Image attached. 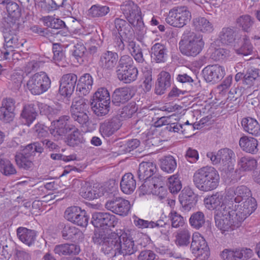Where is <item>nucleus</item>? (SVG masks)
<instances>
[{
	"mask_svg": "<svg viewBox=\"0 0 260 260\" xmlns=\"http://www.w3.org/2000/svg\"><path fill=\"white\" fill-rule=\"evenodd\" d=\"M121 10L127 22L119 18L114 20V25L117 29L118 36L129 39L133 37V27L138 36V39L141 40L146 34L145 28L141 11L139 7L132 1H126L121 5Z\"/></svg>",
	"mask_w": 260,
	"mask_h": 260,
	"instance_id": "nucleus-1",
	"label": "nucleus"
},
{
	"mask_svg": "<svg viewBox=\"0 0 260 260\" xmlns=\"http://www.w3.org/2000/svg\"><path fill=\"white\" fill-rule=\"evenodd\" d=\"M193 181L199 189L208 191L215 189L218 186L219 176L214 168L206 166L196 171Z\"/></svg>",
	"mask_w": 260,
	"mask_h": 260,
	"instance_id": "nucleus-2",
	"label": "nucleus"
},
{
	"mask_svg": "<svg viewBox=\"0 0 260 260\" xmlns=\"http://www.w3.org/2000/svg\"><path fill=\"white\" fill-rule=\"evenodd\" d=\"M118 237L111 243V247L105 246L104 249L107 253H110L112 256L120 255H131L137 250L134 241L128 237L127 234L122 230H117Z\"/></svg>",
	"mask_w": 260,
	"mask_h": 260,
	"instance_id": "nucleus-3",
	"label": "nucleus"
},
{
	"mask_svg": "<svg viewBox=\"0 0 260 260\" xmlns=\"http://www.w3.org/2000/svg\"><path fill=\"white\" fill-rule=\"evenodd\" d=\"M183 43L180 45L181 52L187 56H196L203 50L205 43L202 36L186 30L183 35ZM181 44L180 42L179 44Z\"/></svg>",
	"mask_w": 260,
	"mask_h": 260,
	"instance_id": "nucleus-4",
	"label": "nucleus"
},
{
	"mask_svg": "<svg viewBox=\"0 0 260 260\" xmlns=\"http://www.w3.org/2000/svg\"><path fill=\"white\" fill-rule=\"evenodd\" d=\"M235 156L234 151L228 148H221L216 153L213 152H209L207 153V157L210 158L212 163L217 166L220 171L225 173L234 170V165L232 159Z\"/></svg>",
	"mask_w": 260,
	"mask_h": 260,
	"instance_id": "nucleus-5",
	"label": "nucleus"
},
{
	"mask_svg": "<svg viewBox=\"0 0 260 260\" xmlns=\"http://www.w3.org/2000/svg\"><path fill=\"white\" fill-rule=\"evenodd\" d=\"M44 148L41 144L38 143H32L25 146L22 152L16 154L15 156L17 165L20 168L28 170L33 168L34 163L32 158L36 153L39 154L43 153Z\"/></svg>",
	"mask_w": 260,
	"mask_h": 260,
	"instance_id": "nucleus-6",
	"label": "nucleus"
},
{
	"mask_svg": "<svg viewBox=\"0 0 260 260\" xmlns=\"http://www.w3.org/2000/svg\"><path fill=\"white\" fill-rule=\"evenodd\" d=\"M51 86V80L43 72L31 76L27 82L26 87L33 95H40L48 90Z\"/></svg>",
	"mask_w": 260,
	"mask_h": 260,
	"instance_id": "nucleus-7",
	"label": "nucleus"
},
{
	"mask_svg": "<svg viewBox=\"0 0 260 260\" xmlns=\"http://www.w3.org/2000/svg\"><path fill=\"white\" fill-rule=\"evenodd\" d=\"M225 208H221L216 214H214L216 226L222 231V233L232 231L241 226L231 214L232 211L229 210H225Z\"/></svg>",
	"mask_w": 260,
	"mask_h": 260,
	"instance_id": "nucleus-8",
	"label": "nucleus"
},
{
	"mask_svg": "<svg viewBox=\"0 0 260 260\" xmlns=\"http://www.w3.org/2000/svg\"><path fill=\"white\" fill-rule=\"evenodd\" d=\"M191 14L185 7H177L171 9L167 17L166 22L169 25L181 28L190 20Z\"/></svg>",
	"mask_w": 260,
	"mask_h": 260,
	"instance_id": "nucleus-9",
	"label": "nucleus"
},
{
	"mask_svg": "<svg viewBox=\"0 0 260 260\" xmlns=\"http://www.w3.org/2000/svg\"><path fill=\"white\" fill-rule=\"evenodd\" d=\"M256 202L253 198L248 199L240 205L235 204L230 207L229 210L234 218L241 226L244 220L249 216L256 209Z\"/></svg>",
	"mask_w": 260,
	"mask_h": 260,
	"instance_id": "nucleus-10",
	"label": "nucleus"
},
{
	"mask_svg": "<svg viewBox=\"0 0 260 260\" xmlns=\"http://www.w3.org/2000/svg\"><path fill=\"white\" fill-rule=\"evenodd\" d=\"M192 240L190 250L197 258L208 259L210 255V250L205 238L198 232L192 235Z\"/></svg>",
	"mask_w": 260,
	"mask_h": 260,
	"instance_id": "nucleus-11",
	"label": "nucleus"
},
{
	"mask_svg": "<svg viewBox=\"0 0 260 260\" xmlns=\"http://www.w3.org/2000/svg\"><path fill=\"white\" fill-rule=\"evenodd\" d=\"M64 217L69 221L81 227H86L89 219L86 211L78 206L67 208Z\"/></svg>",
	"mask_w": 260,
	"mask_h": 260,
	"instance_id": "nucleus-12",
	"label": "nucleus"
},
{
	"mask_svg": "<svg viewBox=\"0 0 260 260\" xmlns=\"http://www.w3.org/2000/svg\"><path fill=\"white\" fill-rule=\"evenodd\" d=\"M105 207L108 210L122 216H126L131 209L130 202L120 197H114L108 200Z\"/></svg>",
	"mask_w": 260,
	"mask_h": 260,
	"instance_id": "nucleus-13",
	"label": "nucleus"
},
{
	"mask_svg": "<svg viewBox=\"0 0 260 260\" xmlns=\"http://www.w3.org/2000/svg\"><path fill=\"white\" fill-rule=\"evenodd\" d=\"M116 217L108 212H97L93 213L91 222L94 226L107 230L114 228L117 223Z\"/></svg>",
	"mask_w": 260,
	"mask_h": 260,
	"instance_id": "nucleus-14",
	"label": "nucleus"
},
{
	"mask_svg": "<svg viewBox=\"0 0 260 260\" xmlns=\"http://www.w3.org/2000/svg\"><path fill=\"white\" fill-rule=\"evenodd\" d=\"M206 207L209 210H215V214H216L218 211L221 208H225V210L230 209L232 207V203L230 200L226 199V192L224 199L221 193L216 192L210 197H208L204 200Z\"/></svg>",
	"mask_w": 260,
	"mask_h": 260,
	"instance_id": "nucleus-15",
	"label": "nucleus"
},
{
	"mask_svg": "<svg viewBox=\"0 0 260 260\" xmlns=\"http://www.w3.org/2000/svg\"><path fill=\"white\" fill-rule=\"evenodd\" d=\"M94 186H88L83 189L81 192V196L86 199L91 200L96 199L102 196L112 197L114 196L117 192V186L114 184L111 188L101 186L97 191Z\"/></svg>",
	"mask_w": 260,
	"mask_h": 260,
	"instance_id": "nucleus-16",
	"label": "nucleus"
},
{
	"mask_svg": "<svg viewBox=\"0 0 260 260\" xmlns=\"http://www.w3.org/2000/svg\"><path fill=\"white\" fill-rule=\"evenodd\" d=\"M226 199L230 200L232 205L240 203L243 200L251 199V191L246 186L241 185L236 188L230 187L226 190Z\"/></svg>",
	"mask_w": 260,
	"mask_h": 260,
	"instance_id": "nucleus-17",
	"label": "nucleus"
},
{
	"mask_svg": "<svg viewBox=\"0 0 260 260\" xmlns=\"http://www.w3.org/2000/svg\"><path fill=\"white\" fill-rule=\"evenodd\" d=\"M70 116L64 115L60 117L55 122V127L50 130V133L57 139L64 136L74 128L75 125L70 124Z\"/></svg>",
	"mask_w": 260,
	"mask_h": 260,
	"instance_id": "nucleus-18",
	"label": "nucleus"
},
{
	"mask_svg": "<svg viewBox=\"0 0 260 260\" xmlns=\"http://www.w3.org/2000/svg\"><path fill=\"white\" fill-rule=\"evenodd\" d=\"M77 76L72 73L63 75L59 81V93L64 96H69L74 92L76 83Z\"/></svg>",
	"mask_w": 260,
	"mask_h": 260,
	"instance_id": "nucleus-19",
	"label": "nucleus"
},
{
	"mask_svg": "<svg viewBox=\"0 0 260 260\" xmlns=\"http://www.w3.org/2000/svg\"><path fill=\"white\" fill-rule=\"evenodd\" d=\"M205 80L212 84L220 81L225 75L224 68L218 64L209 65L202 71Z\"/></svg>",
	"mask_w": 260,
	"mask_h": 260,
	"instance_id": "nucleus-20",
	"label": "nucleus"
},
{
	"mask_svg": "<svg viewBox=\"0 0 260 260\" xmlns=\"http://www.w3.org/2000/svg\"><path fill=\"white\" fill-rule=\"evenodd\" d=\"M118 237L117 231L116 232L106 233L105 231H101L95 233L92 237L93 241L95 244L102 245L101 250L105 254H110V253H107L104 249L105 246L111 247V243H114V240Z\"/></svg>",
	"mask_w": 260,
	"mask_h": 260,
	"instance_id": "nucleus-21",
	"label": "nucleus"
},
{
	"mask_svg": "<svg viewBox=\"0 0 260 260\" xmlns=\"http://www.w3.org/2000/svg\"><path fill=\"white\" fill-rule=\"evenodd\" d=\"M253 254V251L250 248H242L235 251L224 249L221 255L224 260H247L251 258Z\"/></svg>",
	"mask_w": 260,
	"mask_h": 260,
	"instance_id": "nucleus-22",
	"label": "nucleus"
},
{
	"mask_svg": "<svg viewBox=\"0 0 260 260\" xmlns=\"http://www.w3.org/2000/svg\"><path fill=\"white\" fill-rule=\"evenodd\" d=\"M118 61L117 52L107 50L101 54L99 64L104 70L111 71L116 67Z\"/></svg>",
	"mask_w": 260,
	"mask_h": 260,
	"instance_id": "nucleus-23",
	"label": "nucleus"
},
{
	"mask_svg": "<svg viewBox=\"0 0 260 260\" xmlns=\"http://www.w3.org/2000/svg\"><path fill=\"white\" fill-rule=\"evenodd\" d=\"M179 201L184 210L190 211L197 202L198 197L189 188H185L179 196Z\"/></svg>",
	"mask_w": 260,
	"mask_h": 260,
	"instance_id": "nucleus-24",
	"label": "nucleus"
},
{
	"mask_svg": "<svg viewBox=\"0 0 260 260\" xmlns=\"http://www.w3.org/2000/svg\"><path fill=\"white\" fill-rule=\"evenodd\" d=\"M121 125V120L119 117L115 116L101 123L100 126V132L102 135L109 137L118 131Z\"/></svg>",
	"mask_w": 260,
	"mask_h": 260,
	"instance_id": "nucleus-25",
	"label": "nucleus"
},
{
	"mask_svg": "<svg viewBox=\"0 0 260 260\" xmlns=\"http://www.w3.org/2000/svg\"><path fill=\"white\" fill-rule=\"evenodd\" d=\"M172 82L171 76L169 72L161 71L158 75L155 85V93L161 95L170 88Z\"/></svg>",
	"mask_w": 260,
	"mask_h": 260,
	"instance_id": "nucleus-26",
	"label": "nucleus"
},
{
	"mask_svg": "<svg viewBox=\"0 0 260 260\" xmlns=\"http://www.w3.org/2000/svg\"><path fill=\"white\" fill-rule=\"evenodd\" d=\"M17 31H3L5 45L8 48H19L22 47L26 41L16 34Z\"/></svg>",
	"mask_w": 260,
	"mask_h": 260,
	"instance_id": "nucleus-27",
	"label": "nucleus"
},
{
	"mask_svg": "<svg viewBox=\"0 0 260 260\" xmlns=\"http://www.w3.org/2000/svg\"><path fill=\"white\" fill-rule=\"evenodd\" d=\"M38 113L34 104L25 105L20 113V119L24 125L29 126L36 119Z\"/></svg>",
	"mask_w": 260,
	"mask_h": 260,
	"instance_id": "nucleus-28",
	"label": "nucleus"
},
{
	"mask_svg": "<svg viewBox=\"0 0 260 260\" xmlns=\"http://www.w3.org/2000/svg\"><path fill=\"white\" fill-rule=\"evenodd\" d=\"M133 95L132 90L127 87L117 88L112 95V102L115 106H120L129 100Z\"/></svg>",
	"mask_w": 260,
	"mask_h": 260,
	"instance_id": "nucleus-29",
	"label": "nucleus"
},
{
	"mask_svg": "<svg viewBox=\"0 0 260 260\" xmlns=\"http://www.w3.org/2000/svg\"><path fill=\"white\" fill-rule=\"evenodd\" d=\"M18 239L28 246L34 245L37 237V232L24 227H19L16 231Z\"/></svg>",
	"mask_w": 260,
	"mask_h": 260,
	"instance_id": "nucleus-30",
	"label": "nucleus"
},
{
	"mask_svg": "<svg viewBox=\"0 0 260 260\" xmlns=\"http://www.w3.org/2000/svg\"><path fill=\"white\" fill-rule=\"evenodd\" d=\"M117 78L124 83L128 84L136 81L138 78V70L134 66L116 71Z\"/></svg>",
	"mask_w": 260,
	"mask_h": 260,
	"instance_id": "nucleus-31",
	"label": "nucleus"
},
{
	"mask_svg": "<svg viewBox=\"0 0 260 260\" xmlns=\"http://www.w3.org/2000/svg\"><path fill=\"white\" fill-rule=\"evenodd\" d=\"M151 59L157 63L164 62L167 57V49L161 43L154 44L150 51Z\"/></svg>",
	"mask_w": 260,
	"mask_h": 260,
	"instance_id": "nucleus-32",
	"label": "nucleus"
},
{
	"mask_svg": "<svg viewBox=\"0 0 260 260\" xmlns=\"http://www.w3.org/2000/svg\"><path fill=\"white\" fill-rule=\"evenodd\" d=\"M156 171L157 168L155 164L152 162L143 161L139 165L138 176L140 181L142 179H147L152 177Z\"/></svg>",
	"mask_w": 260,
	"mask_h": 260,
	"instance_id": "nucleus-33",
	"label": "nucleus"
},
{
	"mask_svg": "<svg viewBox=\"0 0 260 260\" xmlns=\"http://www.w3.org/2000/svg\"><path fill=\"white\" fill-rule=\"evenodd\" d=\"M173 115L169 117H162L158 121V124L156 126H160L161 125H166V129L169 132L181 133L183 135L187 134L186 129L183 128L181 124L178 122L171 123V118Z\"/></svg>",
	"mask_w": 260,
	"mask_h": 260,
	"instance_id": "nucleus-34",
	"label": "nucleus"
},
{
	"mask_svg": "<svg viewBox=\"0 0 260 260\" xmlns=\"http://www.w3.org/2000/svg\"><path fill=\"white\" fill-rule=\"evenodd\" d=\"M192 25L194 29L199 32L210 33L214 30L212 23L204 17L194 18L192 20Z\"/></svg>",
	"mask_w": 260,
	"mask_h": 260,
	"instance_id": "nucleus-35",
	"label": "nucleus"
},
{
	"mask_svg": "<svg viewBox=\"0 0 260 260\" xmlns=\"http://www.w3.org/2000/svg\"><path fill=\"white\" fill-rule=\"evenodd\" d=\"M241 124L246 132L254 136L259 135L260 125L256 119L250 117L244 118Z\"/></svg>",
	"mask_w": 260,
	"mask_h": 260,
	"instance_id": "nucleus-36",
	"label": "nucleus"
},
{
	"mask_svg": "<svg viewBox=\"0 0 260 260\" xmlns=\"http://www.w3.org/2000/svg\"><path fill=\"white\" fill-rule=\"evenodd\" d=\"M239 145L246 152L255 154L258 151V141L254 138L247 136L241 137L239 140Z\"/></svg>",
	"mask_w": 260,
	"mask_h": 260,
	"instance_id": "nucleus-37",
	"label": "nucleus"
},
{
	"mask_svg": "<svg viewBox=\"0 0 260 260\" xmlns=\"http://www.w3.org/2000/svg\"><path fill=\"white\" fill-rule=\"evenodd\" d=\"M80 251L79 246L74 244H63L57 245L54 247V252L61 255L78 254Z\"/></svg>",
	"mask_w": 260,
	"mask_h": 260,
	"instance_id": "nucleus-38",
	"label": "nucleus"
},
{
	"mask_svg": "<svg viewBox=\"0 0 260 260\" xmlns=\"http://www.w3.org/2000/svg\"><path fill=\"white\" fill-rule=\"evenodd\" d=\"M120 187L122 192L125 194H131L136 187V181L132 173H126L122 178Z\"/></svg>",
	"mask_w": 260,
	"mask_h": 260,
	"instance_id": "nucleus-39",
	"label": "nucleus"
},
{
	"mask_svg": "<svg viewBox=\"0 0 260 260\" xmlns=\"http://www.w3.org/2000/svg\"><path fill=\"white\" fill-rule=\"evenodd\" d=\"M89 104L88 101L80 96L75 98L71 106V114L88 112Z\"/></svg>",
	"mask_w": 260,
	"mask_h": 260,
	"instance_id": "nucleus-40",
	"label": "nucleus"
},
{
	"mask_svg": "<svg viewBox=\"0 0 260 260\" xmlns=\"http://www.w3.org/2000/svg\"><path fill=\"white\" fill-rule=\"evenodd\" d=\"M175 244L180 247L187 246L190 243L191 232L186 229L179 230L175 235Z\"/></svg>",
	"mask_w": 260,
	"mask_h": 260,
	"instance_id": "nucleus-41",
	"label": "nucleus"
},
{
	"mask_svg": "<svg viewBox=\"0 0 260 260\" xmlns=\"http://www.w3.org/2000/svg\"><path fill=\"white\" fill-rule=\"evenodd\" d=\"M72 131V133L66 138L65 142L68 145L74 147L84 142L82 135L75 126Z\"/></svg>",
	"mask_w": 260,
	"mask_h": 260,
	"instance_id": "nucleus-42",
	"label": "nucleus"
},
{
	"mask_svg": "<svg viewBox=\"0 0 260 260\" xmlns=\"http://www.w3.org/2000/svg\"><path fill=\"white\" fill-rule=\"evenodd\" d=\"M19 18L7 15L3 19L4 31H18L19 27Z\"/></svg>",
	"mask_w": 260,
	"mask_h": 260,
	"instance_id": "nucleus-43",
	"label": "nucleus"
},
{
	"mask_svg": "<svg viewBox=\"0 0 260 260\" xmlns=\"http://www.w3.org/2000/svg\"><path fill=\"white\" fill-rule=\"evenodd\" d=\"M238 164L241 170L243 171H250L256 168L257 161L250 156H243L241 157L238 161Z\"/></svg>",
	"mask_w": 260,
	"mask_h": 260,
	"instance_id": "nucleus-44",
	"label": "nucleus"
},
{
	"mask_svg": "<svg viewBox=\"0 0 260 260\" xmlns=\"http://www.w3.org/2000/svg\"><path fill=\"white\" fill-rule=\"evenodd\" d=\"M259 77V70L249 69L244 76V82L248 85V87L254 85L258 86Z\"/></svg>",
	"mask_w": 260,
	"mask_h": 260,
	"instance_id": "nucleus-45",
	"label": "nucleus"
},
{
	"mask_svg": "<svg viewBox=\"0 0 260 260\" xmlns=\"http://www.w3.org/2000/svg\"><path fill=\"white\" fill-rule=\"evenodd\" d=\"M254 22V19L247 14L240 16L236 20L238 26L246 32L250 31Z\"/></svg>",
	"mask_w": 260,
	"mask_h": 260,
	"instance_id": "nucleus-46",
	"label": "nucleus"
},
{
	"mask_svg": "<svg viewBox=\"0 0 260 260\" xmlns=\"http://www.w3.org/2000/svg\"><path fill=\"white\" fill-rule=\"evenodd\" d=\"M161 169L168 173L174 171L177 167V162L175 158L171 155L166 156L160 159Z\"/></svg>",
	"mask_w": 260,
	"mask_h": 260,
	"instance_id": "nucleus-47",
	"label": "nucleus"
},
{
	"mask_svg": "<svg viewBox=\"0 0 260 260\" xmlns=\"http://www.w3.org/2000/svg\"><path fill=\"white\" fill-rule=\"evenodd\" d=\"M236 31L230 27H224L219 33V38L221 42L225 45L233 43L236 39Z\"/></svg>",
	"mask_w": 260,
	"mask_h": 260,
	"instance_id": "nucleus-48",
	"label": "nucleus"
},
{
	"mask_svg": "<svg viewBox=\"0 0 260 260\" xmlns=\"http://www.w3.org/2000/svg\"><path fill=\"white\" fill-rule=\"evenodd\" d=\"M109 12V7L96 4L92 5L88 10V14L93 18L102 17L106 16Z\"/></svg>",
	"mask_w": 260,
	"mask_h": 260,
	"instance_id": "nucleus-49",
	"label": "nucleus"
},
{
	"mask_svg": "<svg viewBox=\"0 0 260 260\" xmlns=\"http://www.w3.org/2000/svg\"><path fill=\"white\" fill-rule=\"evenodd\" d=\"M189 222L192 228L199 230L203 226L205 223V215L201 211L194 212L190 216Z\"/></svg>",
	"mask_w": 260,
	"mask_h": 260,
	"instance_id": "nucleus-50",
	"label": "nucleus"
},
{
	"mask_svg": "<svg viewBox=\"0 0 260 260\" xmlns=\"http://www.w3.org/2000/svg\"><path fill=\"white\" fill-rule=\"evenodd\" d=\"M253 51V46L248 37L244 36L241 40V45L239 48L235 49L237 54L247 56Z\"/></svg>",
	"mask_w": 260,
	"mask_h": 260,
	"instance_id": "nucleus-51",
	"label": "nucleus"
},
{
	"mask_svg": "<svg viewBox=\"0 0 260 260\" xmlns=\"http://www.w3.org/2000/svg\"><path fill=\"white\" fill-rule=\"evenodd\" d=\"M0 172L5 176H11L17 173L14 165L8 159L0 160Z\"/></svg>",
	"mask_w": 260,
	"mask_h": 260,
	"instance_id": "nucleus-52",
	"label": "nucleus"
},
{
	"mask_svg": "<svg viewBox=\"0 0 260 260\" xmlns=\"http://www.w3.org/2000/svg\"><path fill=\"white\" fill-rule=\"evenodd\" d=\"M62 237L64 240H73L81 232L78 228L69 224H64L61 231Z\"/></svg>",
	"mask_w": 260,
	"mask_h": 260,
	"instance_id": "nucleus-53",
	"label": "nucleus"
},
{
	"mask_svg": "<svg viewBox=\"0 0 260 260\" xmlns=\"http://www.w3.org/2000/svg\"><path fill=\"white\" fill-rule=\"evenodd\" d=\"M42 19L44 25L48 27L58 29L66 26L65 23L62 20L50 16H44Z\"/></svg>",
	"mask_w": 260,
	"mask_h": 260,
	"instance_id": "nucleus-54",
	"label": "nucleus"
},
{
	"mask_svg": "<svg viewBox=\"0 0 260 260\" xmlns=\"http://www.w3.org/2000/svg\"><path fill=\"white\" fill-rule=\"evenodd\" d=\"M110 103V96L108 90L104 87L99 88L95 92L91 103Z\"/></svg>",
	"mask_w": 260,
	"mask_h": 260,
	"instance_id": "nucleus-55",
	"label": "nucleus"
},
{
	"mask_svg": "<svg viewBox=\"0 0 260 260\" xmlns=\"http://www.w3.org/2000/svg\"><path fill=\"white\" fill-rule=\"evenodd\" d=\"M110 104L101 102L91 103V108L98 116H103L108 113L110 110Z\"/></svg>",
	"mask_w": 260,
	"mask_h": 260,
	"instance_id": "nucleus-56",
	"label": "nucleus"
},
{
	"mask_svg": "<svg viewBox=\"0 0 260 260\" xmlns=\"http://www.w3.org/2000/svg\"><path fill=\"white\" fill-rule=\"evenodd\" d=\"M168 186L172 193H178L182 188V184L177 174H175L168 178Z\"/></svg>",
	"mask_w": 260,
	"mask_h": 260,
	"instance_id": "nucleus-57",
	"label": "nucleus"
},
{
	"mask_svg": "<svg viewBox=\"0 0 260 260\" xmlns=\"http://www.w3.org/2000/svg\"><path fill=\"white\" fill-rule=\"evenodd\" d=\"M141 180L144 181L140 187L143 194L152 193L157 196H159V192L155 188L153 183H152L151 178Z\"/></svg>",
	"mask_w": 260,
	"mask_h": 260,
	"instance_id": "nucleus-58",
	"label": "nucleus"
},
{
	"mask_svg": "<svg viewBox=\"0 0 260 260\" xmlns=\"http://www.w3.org/2000/svg\"><path fill=\"white\" fill-rule=\"evenodd\" d=\"M138 110L136 103L131 102L123 107L120 111V116L123 118H131Z\"/></svg>",
	"mask_w": 260,
	"mask_h": 260,
	"instance_id": "nucleus-59",
	"label": "nucleus"
},
{
	"mask_svg": "<svg viewBox=\"0 0 260 260\" xmlns=\"http://www.w3.org/2000/svg\"><path fill=\"white\" fill-rule=\"evenodd\" d=\"M131 66H134L133 58L128 55H121L119 58H118L116 66V72L131 67Z\"/></svg>",
	"mask_w": 260,
	"mask_h": 260,
	"instance_id": "nucleus-60",
	"label": "nucleus"
},
{
	"mask_svg": "<svg viewBox=\"0 0 260 260\" xmlns=\"http://www.w3.org/2000/svg\"><path fill=\"white\" fill-rule=\"evenodd\" d=\"M152 183L155 185V188L159 192V196L158 197L162 199L165 198L167 194V190L163 186L162 177L161 176H156V175L151 177Z\"/></svg>",
	"mask_w": 260,
	"mask_h": 260,
	"instance_id": "nucleus-61",
	"label": "nucleus"
},
{
	"mask_svg": "<svg viewBox=\"0 0 260 260\" xmlns=\"http://www.w3.org/2000/svg\"><path fill=\"white\" fill-rule=\"evenodd\" d=\"M52 50L54 54L53 59L56 63L60 66L59 63L65 60V55L62 48L59 44H53Z\"/></svg>",
	"mask_w": 260,
	"mask_h": 260,
	"instance_id": "nucleus-62",
	"label": "nucleus"
},
{
	"mask_svg": "<svg viewBox=\"0 0 260 260\" xmlns=\"http://www.w3.org/2000/svg\"><path fill=\"white\" fill-rule=\"evenodd\" d=\"M86 50L85 47L82 44L77 43L74 46L72 55L79 63H82L83 62L82 58L84 55Z\"/></svg>",
	"mask_w": 260,
	"mask_h": 260,
	"instance_id": "nucleus-63",
	"label": "nucleus"
},
{
	"mask_svg": "<svg viewBox=\"0 0 260 260\" xmlns=\"http://www.w3.org/2000/svg\"><path fill=\"white\" fill-rule=\"evenodd\" d=\"M89 112H79L75 114H71L72 118L82 126H87L89 122Z\"/></svg>",
	"mask_w": 260,
	"mask_h": 260,
	"instance_id": "nucleus-64",
	"label": "nucleus"
}]
</instances>
